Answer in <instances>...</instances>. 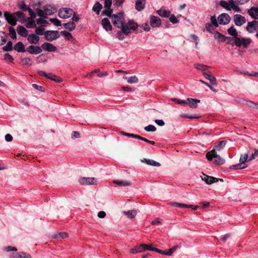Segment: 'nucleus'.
<instances>
[{"label": "nucleus", "instance_id": "obj_39", "mask_svg": "<svg viewBox=\"0 0 258 258\" xmlns=\"http://www.w3.org/2000/svg\"><path fill=\"white\" fill-rule=\"evenodd\" d=\"M28 23L26 25V27L28 28H36V24L34 19H31V18H27Z\"/></svg>", "mask_w": 258, "mask_h": 258}, {"label": "nucleus", "instance_id": "obj_60", "mask_svg": "<svg viewBox=\"0 0 258 258\" xmlns=\"http://www.w3.org/2000/svg\"><path fill=\"white\" fill-rule=\"evenodd\" d=\"M112 4V0H105L104 7L105 9L110 8Z\"/></svg>", "mask_w": 258, "mask_h": 258}, {"label": "nucleus", "instance_id": "obj_5", "mask_svg": "<svg viewBox=\"0 0 258 258\" xmlns=\"http://www.w3.org/2000/svg\"><path fill=\"white\" fill-rule=\"evenodd\" d=\"M251 40L250 38H236L235 41V45L238 47H240L242 45L244 48H246L250 44Z\"/></svg>", "mask_w": 258, "mask_h": 258}, {"label": "nucleus", "instance_id": "obj_10", "mask_svg": "<svg viewBox=\"0 0 258 258\" xmlns=\"http://www.w3.org/2000/svg\"><path fill=\"white\" fill-rule=\"evenodd\" d=\"M233 21L236 26H240L246 22L245 17L239 14H236L233 17Z\"/></svg>", "mask_w": 258, "mask_h": 258}, {"label": "nucleus", "instance_id": "obj_45", "mask_svg": "<svg viewBox=\"0 0 258 258\" xmlns=\"http://www.w3.org/2000/svg\"><path fill=\"white\" fill-rule=\"evenodd\" d=\"M247 166V165L245 163H240L232 165V168L234 169H242L245 168Z\"/></svg>", "mask_w": 258, "mask_h": 258}, {"label": "nucleus", "instance_id": "obj_37", "mask_svg": "<svg viewBox=\"0 0 258 258\" xmlns=\"http://www.w3.org/2000/svg\"><path fill=\"white\" fill-rule=\"evenodd\" d=\"M219 5L227 11H230L231 10V6L229 4V2H227L225 1L222 0L220 2Z\"/></svg>", "mask_w": 258, "mask_h": 258}, {"label": "nucleus", "instance_id": "obj_32", "mask_svg": "<svg viewBox=\"0 0 258 258\" xmlns=\"http://www.w3.org/2000/svg\"><path fill=\"white\" fill-rule=\"evenodd\" d=\"M246 29L247 31L250 33H253L257 30V28L255 26V25H254L253 23H251V22H248L247 23Z\"/></svg>", "mask_w": 258, "mask_h": 258}, {"label": "nucleus", "instance_id": "obj_52", "mask_svg": "<svg viewBox=\"0 0 258 258\" xmlns=\"http://www.w3.org/2000/svg\"><path fill=\"white\" fill-rule=\"evenodd\" d=\"M49 21L55 26H60L61 25V21L56 18H50Z\"/></svg>", "mask_w": 258, "mask_h": 258}, {"label": "nucleus", "instance_id": "obj_40", "mask_svg": "<svg viewBox=\"0 0 258 258\" xmlns=\"http://www.w3.org/2000/svg\"><path fill=\"white\" fill-rule=\"evenodd\" d=\"M7 42V36L4 32H0V45H4Z\"/></svg>", "mask_w": 258, "mask_h": 258}, {"label": "nucleus", "instance_id": "obj_54", "mask_svg": "<svg viewBox=\"0 0 258 258\" xmlns=\"http://www.w3.org/2000/svg\"><path fill=\"white\" fill-rule=\"evenodd\" d=\"M76 28V24L74 22L71 21L68 22V30L69 31H72Z\"/></svg>", "mask_w": 258, "mask_h": 258}, {"label": "nucleus", "instance_id": "obj_49", "mask_svg": "<svg viewBox=\"0 0 258 258\" xmlns=\"http://www.w3.org/2000/svg\"><path fill=\"white\" fill-rule=\"evenodd\" d=\"M36 11L37 15L39 16V17H42L44 19H47L48 18L46 16L44 10H42L40 9L39 8H37L36 9Z\"/></svg>", "mask_w": 258, "mask_h": 258}, {"label": "nucleus", "instance_id": "obj_53", "mask_svg": "<svg viewBox=\"0 0 258 258\" xmlns=\"http://www.w3.org/2000/svg\"><path fill=\"white\" fill-rule=\"evenodd\" d=\"M210 20L211 22V24L213 26H214L215 27H217L218 26V24L216 18V16L215 15L212 16L210 18Z\"/></svg>", "mask_w": 258, "mask_h": 258}, {"label": "nucleus", "instance_id": "obj_9", "mask_svg": "<svg viewBox=\"0 0 258 258\" xmlns=\"http://www.w3.org/2000/svg\"><path fill=\"white\" fill-rule=\"evenodd\" d=\"M26 51L31 54H37L40 53L42 50L41 46L36 45H29L26 48Z\"/></svg>", "mask_w": 258, "mask_h": 258}, {"label": "nucleus", "instance_id": "obj_15", "mask_svg": "<svg viewBox=\"0 0 258 258\" xmlns=\"http://www.w3.org/2000/svg\"><path fill=\"white\" fill-rule=\"evenodd\" d=\"M203 75L204 76V77L209 80L210 82V83L213 85H217V83L216 81V78L212 75L211 74H210L209 72H204L203 73Z\"/></svg>", "mask_w": 258, "mask_h": 258}, {"label": "nucleus", "instance_id": "obj_43", "mask_svg": "<svg viewBox=\"0 0 258 258\" xmlns=\"http://www.w3.org/2000/svg\"><path fill=\"white\" fill-rule=\"evenodd\" d=\"M113 10L110 8L105 9L102 11V14L104 16H106L108 17H110L112 15Z\"/></svg>", "mask_w": 258, "mask_h": 258}, {"label": "nucleus", "instance_id": "obj_46", "mask_svg": "<svg viewBox=\"0 0 258 258\" xmlns=\"http://www.w3.org/2000/svg\"><path fill=\"white\" fill-rule=\"evenodd\" d=\"M195 67L199 70L202 71H206V70L210 68L209 66L200 63L195 64Z\"/></svg>", "mask_w": 258, "mask_h": 258}, {"label": "nucleus", "instance_id": "obj_35", "mask_svg": "<svg viewBox=\"0 0 258 258\" xmlns=\"http://www.w3.org/2000/svg\"><path fill=\"white\" fill-rule=\"evenodd\" d=\"M143 247V246H142V244H141L139 245L136 246L134 247V248H132L130 250V252L131 253H138V252H142L145 251V249H144Z\"/></svg>", "mask_w": 258, "mask_h": 258}, {"label": "nucleus", "instance_id": "obj_41", "mask_svg": "<svg viewBox=\"0 0 258 258\" xmlns=\"http://www.w3.org/2000/svg\"><path fill=\"white\" fill-rule=\"evenodd\" d=\"M13 49V43L12 41H9L8 42L6 45L3 47V50L4 51H9Z\"/></svg>", "mask_w": 258, "mask_h": 258}, {"label": "nucleus", "instance_id": "obj_23", "mask_svg": "<svg viewBox=\"0 0 258 258\" xmlns=\"http://www.w3.org/2000/svg\"><path fill=\"white\" fill-rule=\"evenodd\" d=\"M17 31L18 33L23 37H26L28 35L27 30L23 26L19 25Z\"/></svg>", "mask_w": 258, "mask_h": 258}, {"label": "nucleus", "instance_id": "obj_42", "mask_svg": "<svg viewBox=\"0 0 258 258\" xmlns=\"http://www.w3.org/2000/svg\"><path fill=\"white\" fill-rule=\"evenodd\" d=\"M229 3L231 6V9L236 12H240V9L235 5V2L233 0H229Z\"/></svg>", "mask_w": 258, "mask_h": 258}, {"label": "nucleus", "instance_id": "obj_38", "mask_svg": "<svg viewBox=\"0 0 258 258\" xmlns=\"http://www.w3.org/2000/svg\"><path fill=\"white\" fill-rule=\"evenodd\" d=\"M60 34L61 35H63L68 40H75V39H73V37L72 34L69 32H67L66 31H62L60 32Z\"/></svg>", "mask_w": 258, "mask_h": 258}, {"label": "nucleus", "instance_id": "obj_21", "mask_svg": "<svg viewBox=\"0 0 258 258\" xmlns=\"http://www.w3.org/2000/svg\"><path fill=\"white\" fill-rule=\"evenodd\" d=\"M14 49L18 52H24L26 51L24 44L20 41L15 44Z\"/></svg>", "mask_w": 258, "mask_h": 258}, {"label": "nucleus", "instance_id": "obj_34", "mask_svg": "<svg viewBox=\"0 0 258 258\" xmlns=\"http://www.w3.org/2000/svg\"><path fill=\"white\" fill-rule=\"evenodd\" d=\"M170 205L173 207H177L179 208H192L193 205H186L184 204L177 203V202H172L170 203Z\"/></svg>", "mask_w": 258, "mask_h": 258}, {"label": "nucleus", "instance_id": "obj_13", "mask_svg": "<svg viewBox=\"0 0 258 258\" xmlns=\"http://www.w3.org/2000/svg\"><path fill=\"white\" fill-rule=\"evenodd\" d=\"M43 9L44 10L47 17L49 15H53L57 11L56 8L51 5L44 6L43 7Z\"/></svg>", "mask_w": 258, "mask_h": 258}, {"label": "nucleus", "instance_id": "obj_26", "mask_svg": "<svg viewBox=\"0 0 258 258\" xmlns=\"http://www.w3.org/2000/svg\"><path fill=\"white\" fill-rule=\"evenodd\" d=\"M228 33L233 36V39L235 41L236 40V38H238V32L236 31V29L233 27L231 26L227 30Z\"/></svg>", "mask_w": 258, "mask_h": 258}, {"label": "nucleus", "instance_id": "obj_16", "mask_svg": "<svg viewBox=\"0 0 258 258\" xmlns=\"http://www.w3.org/2000/svg\"><path fill=\"white\" fill-rule=\"evenodd\" d=\"M41 47L42 50L43 49L48 52H54L56 50V47L55 46L48 42H45L42 44Z\"/></svg>", "mask_w": 258, "mask_h": 258}, {"label": "nucleus", "instance_id": "obj_51", "mask_svg": "<svg viewBox=\"0 0 258 258\" xmlns=\"http://www.w3.org/2000/svg\"><path fill=\"white\" fill-rule=\"evenodd\" d=\"M50 76H48V78L50 79L51 80L54 81L56 82L59 83L62 81V80L60 78L56 77L55 75L49 73Z\"/></svg>", "mask_w": 258, "mask_h": 258}, {"label": "nucleus", "instance_id": "obj_2", "mask_svg": "<svg viewBox=\"0 0 258 258\" xmlns=\"http://www.w3.org/2000/svg\"><path fill=\"white\" fill-rule=\"evenodd\" d=\"M112 23L113 25L117 28H121L122 32L125 35H128L130 33L129 28L127 25H126L124 22L121 20L120 21H112Z\"/></svg>", "mask_w": 258, "mask_h": 258}, {"label": "nucleus", "instance_id": "obj_28", "mask_svg": "<svg viewBox=\"0 0 258 258\" xmlns=\"http://www.w3.org/2000/svg\"><path fill=\"white\" fill-rule=\"evenodd\" d=\"M113 182L121 186H130L132 184L130 181L127 180H114Z\"/></svg>", "mask_w": 258, "mask_h": 258}, {"label": "nucleus", "instance_id": "obj_47", "mask_svg": "<svg viewBox=\"0 0 258 258\" xmlns=\"http://www.w3.org/2000/svg\"><path fill=\"white\" fill-rule=\"evenodd\" d=\"M18 6L21 10L25 12L28 11V10L30 9V8L27 6L24 1H22L21 3H19L18 4Z\"/></svg>", "mask_w": 258, "mask_h": 258}, {"label": "nucleus", "instance_id": "obj_8", "mask_svg": "<svg viewBox=\"0 0 258 258\" xmlns=\"http://www.w3.org/2000/svg\"><path fill=\"white\" fill-rule=\"evenodd\" d=\"M217 20L219 24L225 25L230 22L231 18L228 14L222 13L218 16Z\"/></svg>", "mask_w": 258, "mask_h": 258}, {"label": "nucleus", "instance_id": "obj_18", "mask_svg": "<svg viewBox=\"0 0 258 258\" xmlns=\"http://www.w3.org/2000/svg\"><path fill=\"white\" fill-rule=\"evenodd\" d=\"M101 24L103 28L106 31H109L112 30V26L109 21V20L105 18L103 19L101 21Z\"/></svg>", "mask_w": 258, "mask_h": 258}, {"label": "nucleus", "instance_id": "obj_3", "mask_svg": "<svg viewBox=\"0 0 258 258\" xmlns=\"http://www.w3.org/2000/svg\"><path fill=\"white\" fill-rule=\"evenodd\" d=\"M45 38L48 41H52L60 37L58 31L47 30L44 32Z\"/></svg>", "mask_w": 258, "mask_h": 258}, {"label": "nucleus", "instance_id": "obj_4", "mask_svg": "<svg viewBox=\"0 0 258 258\" xmlns=\"http://www.w3.org/2000/svg\"><path fill=\"white\" fill-rule=\"evenodd\" d=\"M74 14L73 10L70 8H63L60 9L58 12V16L61 19H67Z\"/></svg>", "mask_w": 258, "mask_h": 258}, {"label": "nucleus", "instance_id": "obj_44", "mask_svg": "<svg viewBox=\"0 0 258 258\" xmlns=\"http://www.w3.org/2000/svg\"><path fill=\"white\" fill-rule=\"evenodd\" d=\"M9 35L13 39H17L16 31L13 27H9Z\"/></svg>", "mask_w": 258, "mask_h": 258}, {"label": "nucleus", "instance_id": "obj_31", "mask_svg": "<svg viewBox=\"0 0 258 258\" xmlns=\"http://www.w3.org/2000/svg\"><path fill=\"white\" fill-rule=\"evenodd\" d=\"M122 213L123 214L127 216L128 218L132 219L135 217L137 214V212L135 210H132L128 211H123L122 212Z\"/></svg>", "mask_w": 258, "mask_h": 258}, {"label": "nucleus", "instance_id": "obj_56", "mask_svg": "<svg viewBox=\"0 0 258 258\" xmlns=\"http://www.w3.org/2000/svg\"><path fill=\"white\" fill-rule=\"evenodd\" d=\"M144 130L147 132H155L156 128L154 125L150 124L145 127Z\"/></svg>", "mask_w": 258, "mask_h": 258}, {"label": "nucleus", "instance_id": "obj_7", "mask_svg": "<svg viewBox=\"0 0 258 258\" xmlns=\"http://www.w3.org/2000/svg\"><path fill=\"white\" fill-rule=\"evenodd\" d=\"M79 181L82 185H96L97 183V179L94 177H81Z\"/></svg>", "mask_w": 258, "mask_h": 258}, {"label": "nucleus", "instance_id": "obj_25", "mask_svg": "<svg viewBox=\"0 0 258 258\" xmlns=\"http://www.w3.org/2000/svg\"><path fill=\"white\" fill-rule=\"evenodd\" d=\"M15 15L16 19L19 20L21 22L23 23L26 21V17L23 12L21 11H18L17 12L14 13Z\"/></svg>", "mask_w": 258, "mask_h": 258}, {"label": "nucleus", "instance_id": "obj_33", "mask_svg": "<svg viewBox=\"0 0 258 258\" xmlns=\"http://www.w3.org/2000/svg\"><path fill=\"white\" fill-rule=\"evenodd\" d=\"M226 143L227 142L225 140H222L217 143L215 145V149L214 150H215V151L221 150L225 146Z\"/></svg>", "mask_w": 258, "mask_h": 258}, {"label": "nucleus", "instance_id": "obj_29", "mask_svg": "<svg viewBox=\"0 0 258 258\" xmlns=\"http://www.w3.org/2000/svg\"><path fill=\"white\" fill-rule=\"evenodd\" d=\"M142 162H145L146 164L153 166L159 167L161 166L160 163L151 159H144L142 160Z\"/></svg>", "mask_w": 258, "mask_h": 258}, {"label": "nucleus", "instance_id": "obj_64", "mask_svg": "<svg viewBox=\"0 0 258 258\" xmlns=\"http://www.w3.org/2000/svg\"><path fill=\"white\" fill-rule=\"evenodd\" d=\"M205 29L210 33H212L214 30V29L212 28V25L209 23L206 24Z\"/></svg>", "mask_w": 258, "mask_h": 258}, {"label": "nucleus", "instance_id": "obj_36", "mask_svg": "<svg viewBox=\"0 0 258 258\" xmlns=\"http://www.w3.org/2000/svg\"><path fill=\"white\" fill-rule=\"evenodd\" d=\"M145 4L143 3V0H136V9L140 11L145 8Z\"/></svg>", "mask_w": 258, "mask_h": 258}, {"label": "nucleus", "instance_id": "obj_1", "mask_svg": "<svg viewBox=\"0 0 258 258\" xmlns=\"http://www.w3.org/2000/svg\"><path fill=\"white\" fill-rule=\"evenodd\" d=\"M206 157L209 161H212L214 158L213 162L217 165H222L225 163V160L217 154L215 150L207 152Z\"/></svg>", "mask_w": 258, "mask_h": 258}, {"label": "nucleus", "instance_id": "obj_62", "mask_svg": "<svg viewBox=\"0 0 258 258\" xmlns=\"http://www.w3.org/2000/svg\"><path fill=\"white\" fill-rule=\"evenodd\" d=\"M36 22H37V24H38V25H46L48 24V22L47 21L42 19H40V18L37 19L36 20Z\"/></svg>", "mask_w": 258, "mask_h": 258}, {"label": "nucleus", "instance_id": "obj_61", "mask_svg": "<svg viewBox=\"0 0 258 258\" xmlns=\"http://www.w3.org/2000/svg\"><path fill=\"white\" fill-rule=\"evenodd\" d=\"M248 154H245L242 157V156H241L240 159H239V162L242 163H245V162L247 161H248Z\"/></svg>", "mask_w": 258, "mask_h": 258}, {"label": "nucleus", "instance_id": "obj_11", "mask_svg": "<svg viewBox=\"0 0 258 258\" xmlns=\"http://www.w3.org/2000/svg\"><path fill=\"white\" fill-rule=\"evenodd\" d=\"M150 24L153 28L158 27L161 25V21L159 18L152 15L150 18Z\"/></svg>", "mask_w": 258, "mask_h": 258}, {"label": "nucleus", "instance_id": "obj_63", "mask_svg": "<svg viewBox=\"0 0 258 258\" xmlns=\"http://www.w3.org/2000/svg\"><path fill=\"white\" fill-rule=\"evenodd\" d=\"M169 21L172 23V24H176L178 22V20H177V18H176L174 15H171L170 17L169 18Z\"/></svg>", "mask_w": 258, "mask_h": 258}, {"label": "nucleus", "instance_id": "obj_57", "mask_svg": "<svg viewBox=\"0 0 258 258\" xmlns=\"http://www.w3.org/2000/svg\"><path fill=\"white\" fill-rule=\"evenodd\" d=\"M157 252L166 255H171L172 254L171 252H170L169 249L167 250H162L159 249L158 250H157Z\"/></svg>", "mask_w": 258, "mask_h": 258}, {"label": "nucleus", "instance_id": "obj_17", "mask_svg": "<svg viewBox=\"0 0 258 258\" xmlns=\"http://www.w3.org/2000/svg\"><path fill=\"white\" fill-rule=\"evenodd\" d=\"M39 40V37L36 34H31L28 36L27 40L31 44H36L38 43Z\"/></svg>", "mask_w": 258, "mask_h": 258}, {"label": "nucleus", "instance_id": "obj_14", "mask_svg": "<svg viewBox=\"0 0 258 258\" xmlns=\"http://www.w3.org/2000/svg\"><path fill=\"white\" fill-rule=\"evenodd\" d=\"M186 105H188L191 108H196L198 103L200 102V100L193 98H187L185 100Z\"/></svg>", "mask_w": 258, "mask_h": 258}, {"label": "nucleus", "instance_id": "obj_24", "mask_svg": "<svg viewBox=\"0 0 258 258\" xmlns=\"http://www.w3.org/2000/svg\"><path fill=\"white\" fill-rule=\"evenodd\" d=\"M126 24L128 26L130 31L131 30L136 31L139 27L138 23L132 20H129Z\"/></svg>", "mask_w": 258, "mask_h": 258}, {"label": "nucleus", "instance_id": "obj_59", "mask_svg": "<svg viewBox=\"0 0 258 258\" xmlns=\"http://www.w3.org/2000/svg\"><path fill=\"white\" fill-rule=\"evenodd\" d=\"M139 27L143 28L145 31L147 32H148L150 30V27H149L148 23H145L142 25H139Z\"/></svg>", "mask_w": 258, "mask_h": 258}, {"label": "nucleus", "instance_id": "obj_55", "mask_svg": "<svg viewBox=\"0 0 258 258\" xmlns=\"http://www.w3.org/2000/svg\"><path fill=\"white\" fill-rule=\"evenodd\" d=\"M252 108H255L257 107V104L251 101H248L246 100V102H245V104Z\"/></svg>", "mask_w": 258, "mask_h": 258}, {"label": "nucleus", "instance_id": "obj_19", "mask_svg": "<svg viewBox=\"0 0 258 258\" xmlns=\"http://www.w3.org/2000/svg\"><path fill=\"white\" fill-rule=\"evenodd\" d=\"M248 14L253 19H258V7H251L248 10Z\"/></svg>", "mask_w": 258, "mask_h": 258}, {"label": "nucleus", "instance_id": "obj_20", "mask_svg": "<svg viewBox=\"0 0 258 258\" xmlns=\"http://www.w3.org/2000/svg\"><path fill=\"white\" fill-rule=\"evenodd\" d=\"M10 256L12 258H32L30 254L24 252L13 253Z\"/></svg>", "mask_w": 258, "mask_h": 258}, {"label": "nucleus", "instance_id": "obj_27", "mask_svg": "<svg viewBox=\"0 0 258 258\" xmlns=\"http://www.w3.org/2000/svg\"><path fill=\"white\" fill-rule=\"evenodd\" d=\"M123 79L126 80L127 82L130 84H136L139 82V79L136 76L128 77L123 76Z\"/></svg>", "mask_w": 258, "mask_h": 258}, {"label": "nucleus", "instance_id": "obj_6", "mask_svg": "<svg viewBox=\"0 0 258 258\" xmlns=\"http://www.w3.org/2000/svg\"><path fill=\"white\" fill-rule=\"evenodd\" d=\"M4 15L7 22L9 24L12 26L16 25L17 19L16 18L14 13H10L9 12H5Z\"/></svg>", "mask_w": 258, "mask_h": 258}, {"label": "nucleus", "instance_id": "obj_58", "mask_svg": "<svg viewBox=\"0 0 258 258\" xmlns=\"http://www.w3.org/2000/svg\"><path fill=\"white\" fill-rule=\"evenodd\" d=\"M121 134L122 135L126 136L127 137L134 138H136V139H138V136H139V135H135V134H134L127 133H125V132H121Z\"/></svg>", "mask_w": 258, "mask_h": 258}, {"label": "nucleus", "instance_id": "obj_48", "mask_svg": "<svg viewBox=\"0 0 258 258\" xmlns=\"http://www.w3.org/2000/svg\"><path fill=\"white\" fill-rule=\"evenodd\" d=\"M21 62L24 66H31L32 59L29 57L23 58L21 59Z\"/></svg>", "mask_w": 258, "mask_h": 258}, {"label": "nucleus", "instance_id": "obj_50", "mask_svg": "<svg viewBox=\"0 0 258 258\" xmlns=\"http://www.w3.org/2000/svg\"><path fill=\"white\" fill-rule=\"evenodd\" d=\"M68 236V234L66 232H59L55 234L53 237L55 238H65Z\"/></svg>", "mask_w": 258, "mask_h": 258}, {"label": "nucleus", "instance_id": "obj_30", "mask_svg": "<svg viewBox=\"0 0 258 258\" xmlns=\"http://www.w3.org/2000/svg\"><path fill=\"white\" fill-rule=\"evenodd\" d=\"M157 14L162 17L168 18L170 15V12L169 10L159 9L157 11Z\"/></svg>", "mask_w": 258, "mask_h": 258}, {"label": "nucleus", "instance_id": "obj_22", "mask_svg": "<svg viewBox=\"0 0 258 258\" xmlns=\"http://www.w3.org/2000/svg\"><path fill=\"white\" fill-rule=\"evenodd\" d=\"M102 8V5L99 2H96L92 7V10L96 15H98Z\"/></svg>", "mask_w": 258, "mask_h": 258}, {"label": "nucleus", "instance_id": "obj_12", "mask_svg": "<svg viewBox=\"0 0 258 258\" xmlns=\"http://www.w3.org/2000/svg\"><path fill=\"white\" fill-rule=\"evenodd\" d=\"M201 177L203 181H205L206 183L208 184H211L213 183L218 181V179H217V178L210 176L205 174H203V175Z\"/></svg>", "mask_w": 258, "mask_h": 258}]
</instances>
